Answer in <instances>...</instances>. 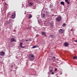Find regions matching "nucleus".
<instances>
[{"label":"nucleus","mask_w":77,"mask_h":77,"mask_svg":"<svg viewBox=\"0 0 77 77\" xmlns=\"http://www.w3.org/2000/svg\"><path fill=\"white\" fill-rule=\"evenodd\" d=\"M28 58L30 60L32 61L35 59V55L33 54H30Z\"/></svg>","instance_id":"f257e3e1"},{"label":"nucleus","mask_w":77,"mask_h":77,"mask_svg":"<svg viewBox=\"0 0 77 77\" xmlns=\"http://www.w3.org/2000/svg\"><path fill=\"white\" fill-rule=\"evenodd\" d=\"M61 20H62V18L60 16H59L57 17L56 19V20L57 22H59V21H61Z\"/></svg>","instance_id":"f03ea898"},{"label":"nucleus","mask_w":77,"mask_h":77,"mask_svg":"<svg viewBox=\"0 0 77 77\" xmlns=\"http://www.w3.org/2000/svg\"><path fill=\"white\" fill-rule=\"evenodd\" d=\"M11 17L12 19L15 18V11H14V13H12Z\"/></svg>","instance_id":"7ed1b4c3"},{"label":"nucleus","mask_w":77,"mask_h":77,"mask_svg":"<svg viewBox=\"0 0 77 77\" xmlns=\"http://www.w3.org/2000/svg\"><path fill=\"white\" fill-rule=\"evenodd\" d=\"M63 32H64V31L62 29H60L59 30V33L60 34H62V33H63Z\"/></svg>","instance_id":"20e7f679"},{"label":"nucleus","mask_w":77,"mask_h":77,"mask_svg":"<svg viewBox=\"0 0 77 77\" xmlns=\"http://www.w3.org/2000/svg\"><path fill=\"white\" fill-rule=\"evenodd\" d=\"M16 42V40H15V39L14 38H11V40L10 41V42Z\"/></svg>","instance_id":"39448f33"},{"label":"nucleus","mask_w":77,"mask_h":77,"mask_svg":"<svg viewBox=\"0 0 77 77\" xmlns=\"http://www.w3.org/2000/svg\"><path fill=\"white\" fill-rule=\"evenodd\" d=\"M5 53L4 52L1 51L0 52V55L2 56H5Z\"/></svg>","instance_id":"423d86ee"},{"label":"nucleus","mask_w":77,"mask_h":77,"mask_svg":"<svg viewBox=\"0 0 77 77\" xmlns=\"http://www.w3.org/2000/svg\"><path fill=\"white\" fill-rule=\"evenodd\" d=\"M23 43L22 42H20V47H21V48H25V47L24 46H22V45H23Z\"/></svg>","instance_id":"0eeeda50"},{"label":"nucleus","mask_w":77,"mask_h":77,"mask_svg":"<svg viewBox=\"0 0 77 77\" xmlns=\"http://www.w3.org/2000/svg\"><path fill=\"white\" fill-rule=\"evenodd\" d=\"M41 33L42 35H44L45 37H46L47 36V35H46V33L45 32H41Z\"/></svg>","instance_id":"6e6552de"},{"label":"nucleus","mask_w":77,"mask_h":77,"mask_svg":"<svg viewBox=\"0 0 77 77\" xmlns=\"http://www.w3.org/2000/svg\"><path fill=\"white\" fill-rule=\"evenodd\" d=\"M33 5V3L32 2H30L29 4V6H32Z\"/></svg>","instance_id":"1a4fd4ad"},{"label":"nucleus","mask_w":77,"mask_h":77,"mask_svg":"<svg viewBox=\"0 0 77 77\" xmlns=\"http://www.w3.org/2000/svg\"><path fill=\"white\" fill-rule=\"evenodd\" d=\"M10 23L9 21H6L5 23V24L7 25Z\"/></svg>","instance_id":"9d476101"},{"label":"nucleus","mask_w":77,"mask_h":77,"mask_svg":"<svg viewBox=\"0 0 77 77\" xmlns=\"http://www.w3.org/2000/svg\"><path fill=\"white\" fill-rule=\"evenodd\" d=\"M64 44L65 47H68V44L67 43H65Z\"/></svg>","instance_id":"9b49d317"},{"label":"nucleus","mask_w":77,"mask_h":77,"mask_svg":"<svg viewBox=\"0 0 77 77\" xmlns=\"http://www.w3.org/2000/svg\"><path fill=\"white\" fill-rule=\"evenodd\" d=\"M60 4L61 5H65V3H64V2L62 1L60 2Z\"/></svg>","instance_id":"f8f14e48"},{"label":"nucleus","mask_w":77,"mask_h":77,"mask_svg":"<svg viewBox=\"0 0 77 77\" xmlns=\"http://www.w3.org/2000/svg\"><path fill=\"white\" fill-rule=\"evenodd\" d=\"M65 2L66 3H67V4H69V2L68 0H65Z\"/></svg>","instance_id":"ddd939ff"},{"label":"nucleus","mask_w":77,"mask_h":77,"mask_svg":"<svg viewBox=\"0 0 77 77\" xmlns=\"http://www.w3.org/2000/svg\"><path fill=\"white\" fill-rule=\"evenodd\" d=\"M50 36L51 37V38H54V35H50Z\"/></svg>","instance_id":"4468645a"},{"label":"nucleus","mask_w":77,"mask_h":77,"mask_svg":"<svg viewBox=\"0 0 77 77\" xmlns=\"http://www.w3.org/2000/svg\"><path fill=\"white\" fill-rule=\"evenodd\" d=\"M32 15L31 14H30L29 15V18H32Z\"/></svg>","instance_id":"2eb2a0df"},{"label":"nucleus","mask_w":77,"mask_h":77,"mask_svg":"<svg viewBox=\"0 0 77 77\" xmlns=\"http://www.w3.org/2000/svg\"><path fill=\"white\" fill-rule=\"evenodd\" d=\"M77 59V57H73V59Z\"/></svg>","instance_id":"dca6fc26"},{"label":"nucleus","mask_w":77,"mask_h":77,"mask_svg":"<svg viewBox=\"0 0 77 77\" xmlns=\"http://www.w3.org/2000/svg\"><path fill=\"white\" fill-rule=\"evenodd\" d=\"M33 48H36V46H35L32 47Z\"/></svg>","instance_id":"f3484780"},{"label":"nucleus","mask_w":77,"mask_h":77,"mask_svg":"<svg viewBox=\"0 0 77 77\" xmlns=\"http://www.w3.org/2000/svg\"><path fill=\"white\" fill-rule=\"evenodd\" d=\"M66 24H65V23H63V26H66Z\"/></svg>","instance_id":"a211bd4d"},{"label":"nucleus","mask_w":77,"mask_h":77,"mask_svg":"<svg viewBox=\"0 0 77 77\" xmlns=\"http://www.w3.org/2000/svg\"><path fill=\"white\" fill-rule=\"evenodd\" d=\"M50 72H53V69H51L50 70Z\"/></svg>","instance_id":"6ab92c4d"},{"label":"nucleus","mask_w":77,"mask_h":77,"mask_svg":"<svg viewBox=\"0 0 77 77\" xmlns=\"http://www.w3.org/2000/svg\"><path fill=\"white\" fill-rule=\"evenodd\" d=\"M55 60H56V59H54V60H52V62H54Z\"/></svg>","instance_id":"aec40b11"},{"label":"nucleus","mask_w":77,"mask_h":77,"mask_svg":"<svg viewBox=\"0 0 77 77\" xmlns=\"http://www.w3.org/2000/svg\"><path fill=\"white\" fill-rule=\"evenodd\" d=\"M45 14H43V17H45Z\"/></svg>","instance_id":"412c9836"},{"label":"nucleus","mask_w":77,"mask_h":77,"mask_svg":"<svg viewBox=\"0 0 77 77\" xmlns=\"http://www.w3.org/2000/svg\"><path fill=\"white\" fill-rule=\"evenodd\" d=\"M52 58H53V59H55V58H56V57H52Z\"/></svg>","instance_id":"4be33fe9"},{"label":"nucleus","mask_w":77,"mask_h":77,"mask_svg":"<svg viewBox=\"0 0 77 77\" xmlns=\"http://www.w3.org/2000/svg\"><path fill=\"white\" fill-rule=\"evenodd\" d=\"M38 36H39V35L37 34V35H36V37H38Z\"/></svg>","instance_id":"5701e85b"},{"label":"nucleus","mask_w":77,"mask_h":77,"mask_svg":"<svg viewBox=\"0 0 77 77\" xmlns=\"http://www.w3.org/2000/svg\"><path fill=\"white\" fill-rule=\"evenodd\" d=\"M57 71V68H56V69H55V71Z\"/></svg>","instance_id":"b1692460"},{"label":"nucleus","mask_w":77,"mask_h":77,"mask_svg":"<svg viewBox=\"0 0 77 77\" xmlns=\"http://www.w3.org/2000/svg\"><path fill=\"white\" fill-rule=\"evenodd\" d=\"M54 74V72H52L51 73V74Z\"/></svg>","instance_id":"393cba45"},{"label":"nucleus","mask_w":77,"mask_h":77,"mask_svg":"<svg viewBox=\"0 0 77 77\" xmlns=\"http://www.w3.org/2000/svg\"><path fill=\"white\" fill-rule=\"evenodd\" d=\"M75 42H77V40H75Z\"/></svg>","instance_id":"a878e982"},{"label":"nucleus","mask_w":77,"mask_h":77,"mask_svg":"<svg viewBox=\"0 0 77 77\" xmlns=\"http://www.w3.org/2000/svg\"><path fill=\"white\" fill-rule=\"evenodd\" d=\"M62 74V73L61 72H60V75H61V74Z\"/></svg>","instance_id":"bb28decb"},{"label":"nucleus","mask_w":77,"mask_h":77,"mask_svg":"<svg viewBox=\"0 0 77 77\" xmlns=\"http://www.w3.org/2000/svg\"><path fill=\"white\" fill-rule=\"evenodd\" d=\"M26 42L28 41V40H26Z\"/></svg>","instance_id":"cd10ccee"},{"label":"nucleus","mask_w":77,"mask_h":77,"mask_svg":"<svg viewBox=\"0 0 77 77\" xmlns=\"http://www.w3.org/2000/svg\"><path fill=\"white\" fill-rule=\"evenodd\" d=\"M72 30H73L72 29H71V31H72Z\"/></svg>","instance_id":"c85d7f7f"},{"label":"nucleus","mask_w":77,"mask_h":77,"mask_svg":"<svg viewBox=\"0 0 77 77\" xmlns=\"http://www.w3.org/2000/svg\"><path fill=\"white\" fill-rule=\"evenodd\" d=\"M14 31H15V30L14 29Z\"/></svg>","instance_id":"c756f323"},{"label":"nucleus","mask_w":77,"mask_h":77,"mask_svg":"<svg viewBox=\"0 0 77 77\" xmlns=\"http://www.w3.org/2000/svg\"><path fill=\"white\" fill-rule=\"evenodd\" d=\"M54 15L53 14H52V16H54Z\"/></svg>","instance_id":"7c9ffc66"},{"label":"nucleus","mask_w":77,"mask_h":77,"mask_svg":"<svg viewBox=\"0 0 77 77\" xmlns=\"http://www.w3.org/2000/svg\"><path fill=\"white\" fill-rule=\"evenodd\" d=\"M2 0V1H3V0Z\"/></svg>","instance_id":"2f4dec72"}]
</instances>
